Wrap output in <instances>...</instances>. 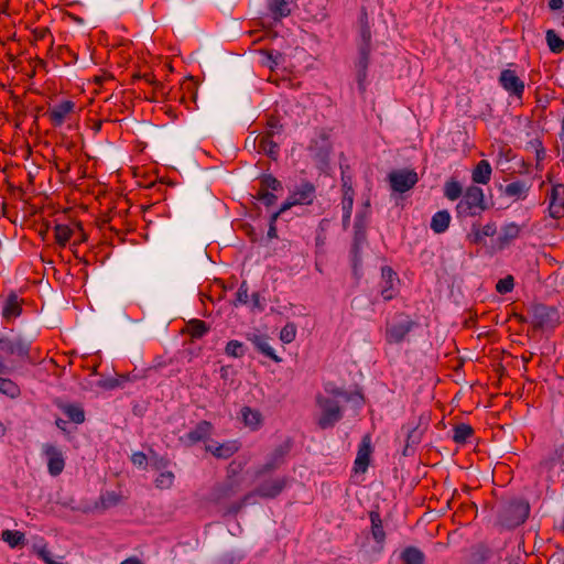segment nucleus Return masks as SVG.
<instances>
[{
    "instance_id": "f257e3e1",
    "label": "nucleus",
    "mask_w": 564,
    "mask_h": 564,
    "mask_svg": "<svg viewBox=\"0 0 564 564\" xmlns=\"http://www.w3.org/2000/svg\"><path fill=\"white\" fill-rule=\"evenodd\" d=\"M315 403L318 410L316 422L322 430L335 426L343 419V409L339 400L318 393L315 398Z\"/></svg>"
},
{
    "instance_id": "f03ea898",
    "label": "nucleus",
    "mask_w": 564,
    "mask_h": 564,
    "mask_svg": "<svg viewBox=\"0 0 564 564\" xmlns=\"http://www.w3.org/2000/svg\"><path fill=\"white\" fill-rule=\"evenodd\" d=\"M486 209L484 192L478 186H469L456 206V216L467 218L479 215Z\"/></svg>"
},
{
    "instance_id": "7ed1b4c3",
    "label": "nucleus",
    "mask_w": 564,
    "mask_h": 564,
    "mask_svg": "<svg viewBox=\"0 0 564 564\" xmlns=\"http://www.w3.org/2000/svg\"><path fill=\"white\" fill-rule=\"evenodd\" d=\"M388 178L392 189L398 193L411 189L419 181L417 173L408 169L394 170Z\"/></svg>"
},
{
    "instance_id": "20e7f679",
    "label": "nucleus",
    "mask_w": 564,
    "mask_h": 564,
    "mask_svg": "<svg viewBox=\"0 0 564 564\" xmlns=\"http://www.w3.org/2000/svg\"><path fill=\"white\" fill-rule=\"evenodd\" d=\"M42 454L47 462V470L51 476H58L65 468V457L61 448L54 444L42 445Z\"/></svg>"
},
{
    "instance_id": "39448f33",
    "label": "nucleus",
    "mask_w": 564,
    "mask_h": 564,
    "mask_svg": "<svg viewBox=\"0 0 564 564\" xmlns=\"http://www.w3.org/2000/svg\"><path fill=\"white\" fill-rule=\"evenodd\" d=\"M315 198V187L310 183L301 184L282 204L280 213L295 205H310Z\"/></svg>"
},
{
    "instance_id": "423d86ee",
    "label": "nucleus",
    "mask_w": 564,
    "mask_h": 564,
    "mask_svg": "<svg viewBox=\"0 0 564 564\" xmlns=\"http://www.w3.org/2000/svg\"><path fill=\"white\" fill-rule=\"evenodd\" d=\"M0 350L6 355L28 358L30 354V343L22 337H1Z\"/></svg>"
},
{
    "instance_id": "0eeeda50",
    "label": "nucleus",
    "mask_w": 564,
    "mask_h": 564,
    "mask_svg": "<svg viewBox=\"0 0 564 564\" xmlns=\"http://www.w3.org/2000/svg\"><path fill=\"white\" fill-rule=\"evenodd\" d=\"M288 484L285 477L270 478L261 482L254 490V494L262 498H275L282 492Z\"/></svg>"
},
{
    "instance_id": "6e6552de",
    "label": "nucleus",
    "mask_w": 564,
    "mask_h": 564,
    "mask_svg": "<svg viewBox=\"0 0 564 564\" xmlns=\"http://www.w3.org/2000/svg\"><path fill=\"white\" fill-rule=\"evenodd\" d=\"M74 109L75 102L65 100L54 106L53 108H50L47 111V117L54 127H59L65 122L69 115L74 112Z\"/></svg>"
},
{
    "instance_id": "1a4fd4ad",
    "label": "nucleus",
    "mask_w": 564,
    "mask_h": 564,
    "mask_svg": "<svg viewBox=\"0 0 564 564\" xmlns=\"http://www.w3.org/2000/svg\"><path fill=\"white\" fill-rule=\"evenodd\" d=\"M500 85L510 94L521 97L524 91L523 82L511 69H505L499 77Z\"/></svg>"
},
{
    "instance_id": "9d476101",
    "label": "nucleus",
    "mask_w": 564,
    "mask_h": 564,
    "mask_svg": "<svg viewBox=\"0 0 564 564\" xmlns=\"http://www.w3.org/2000/svg\"><path fill=\"white\" fill-rule=\"evenodd\" d=\"M413 322L404 319L400 323L391 324L387 327L386 339L389 344H399L404 340L406 335L412 329Z\"/></svg>"
},
{
    "instance_id": "9b49d317",
    "label": "nucleus",
    "mask_w": 564,
    "mask_h": 564,
    "mask_svg": "<svg viewBox=\"0 0 564 564\" xmlns=\"http://www.w3.org/2000/svg\"><path fill=\"white\" fill-rule=\"evenodd\" d=\"M551 217L560 219L564 216V185L556 184L552 187L550 194V206Z\"/></svg>"
},
{
    "instance_id": "f8f14e48",
    "label": "nucleus",
    "mask_w": 564,
    "mask_h": 564,
    "mask_svg": "<svg viewBox=\"0 0 564 564\" xmlns=\"http://www.w3.org/2000/svg\"><path fill=\"white\" fill-rule=\"evenodd\" d=\"M496 232V223H488L482 227H480L477 224H474L471 226L469 234L467 235V240L471 245H481L484 243L486 237H494Z\"/></svg>"
},
{
    "instance_id": "ddd939ff",
    "label": "nucleus",
    "mask_w": 564,
    "mask_h": 564,
    "mask_svg": "<svg viewBox=\"0 0 564 564\" xmlns=\"http://www.w3.org/2000/svg\"><path fill=\"white\" fill-rule=\"evenodd\" d=\"M371 441L370 436H364L357 453V457L355 459V471L356 473H365L369 466L370 455H371Z\"/></svg>"
},
{
    "instance_id": "4468645a",
    "label": "nucleus",
    "mask_w": 564,
    "mask_h": 564,
    "mask_svg": "<svg viewBox=\"0 0 564 564\" xmlns=\"http://www.w3.org/2000/svg\"><path fill=\"white\" fill-rule=\"evenodd\" d=\"M238 448L239 447L236 442H226L223 444L212 442L206 445V451L210 452L215 457L224 459L231 457Z\"/></svg>"
},
{
    "instance_id": "2eb2a0df",
    "label": "nucleus",
    "mask_w": 564,
    "mask_h": 564,
    "mask_svg": "<svg viewBox=\"0 0 564 564\" xmlns=\"http://www.w3.org/2000/svg\"><path fill=\"white\" fill-rule=\"evenodd\" d=\"M286 453H288L286 447H284V446L276 447L270 455L268 462L261 468H259V470L257 471V475L260 476L262 474H265V473H269V471H272V470L279 468L282 465Z\"/></svg>"
},
{
    "instance_id": "dca6fc26",
    "label": "nucleus",
    "mask_w": 564,
    "mask_h": 564,
    "mask_svg": "<svg viewBox=\"0 0 564 564\" xmlns=\"http://www.w3.org/2000/svg\"><path fill=\"white\" fill-rule=\"evenodd\" d=\"M240 491L239 482L235 479H228L223 485L218 486L214 491V499L217 502L227 500L236 496Z\"/></svg>"
},
{
    "instance_id": "f3484780",
    "label": "nucleus",
    "mask_w": 564,
    "mask_h": 564,
    "mask_svg": "<svg viewBox=\"0 0 564 564\" xmlns=\"http://www.w3.org/2000/svg\"><path fill=\"white\" fill-rule=\"evenodd\" d=\"M354 189L351 186H348L346 183L343 185V200H341V209H343V226L347 228L349 225L352 205H354Z\"/></svg>"
},
{
    "instance_id": "a211bd4d",
    "label": "nucleus",
    "mask_w": 564,
    "mask_h": 564,
    "mask_svg": "<svg viewBox=\"0 0 564 564\" xmlns=\"http://www.w3.org/2000/svg\"><path fill=\"white\" fill-rule=\"evenodd\" d=\"M272 132L259 135L257 141L258 151L275 159L279 154V145L272 140Z\"/></svg>"
},
{
    "instance_id": "6ab92c4d",
    "label": "nucleus",
    "mask_w": 564,
    "mask_h": 564,
    "mask_svg": "<svg viewBox=\"0 0 564 564\" xmlns=\"http://www.w3.org/2000/svg\"><path fill=\"white\" fill-rule=\"evenodd\" d=\"M310 151L321 161H325L330 151V143L326 135L321 134L318 139L311 142Z\"/></svg>"
},
{
    "instance_id": "aec40b11",
    "label": "nucleus",
    "mask_w": 564,
    "mask_h": 564,
    "mask_svg": "<svg viewBox=\"0 0 564 564\" xmlns=\"http://www.w3.org/2000/svg\"><path fill=\"white\" fill-rule=\"evenodd\" d=\"M491 172L492 170L489 162L481 160L473 171V182L477 184H487L490 181Z\"/></svg>"
},
{
    "instance_id": "412c9836",
    "label": "nucleus",
    "mask_w": 564,
    "mask_h": 564,
    "mask_svg": "<svg viewBox=\"0 0 564 564\" xmlns=\"http://www.w3.org/2000/svg\"><path fill=\"white\" fill-rule=\"evenodd\" d=\"M451 223V215L447 210H440L432 217L431 229L435 234H443L447 230Z\"/></svg>"
},
{
    "instance_id": "4be33fe9",
    "label": "nucleus",
    "mask_w": 564,
    "mask_h": 564,
    "mask_svg": "<svg viewBox=\"0 0 564 564\" xmlns=\"http://www.w3.org/2000/svg\"><path fill=\"white\" fill-rule=\"evenodd\" d=\"M212 424L207 421L199 422L196 427L186 434L187 440L191 443H197L205 440L212 433Z\"/></svg>"
},
{
    "instance_id": "5701e85b",
    "label": "nucleus",
    "mask_w": 564,
    "mask_h": 564,
    "mask_svg": "<svg viewBox=\"0 0 564 564\" xmlns=\"http://www.w3.org/2000/svg\"><path fill=\"white\" fill-rule=\"evenodd\" d=\"M22 312L20 301L15 294H10L2 308V316L6 319L18 317Z\"/></svg>"
},
{
    "instance_id": "b1692460",
    "label": "nucleus",
    "mask_w": 564,
    "mask_h": 564,
    "mask_svg": "<svg viewBox=\"0 0 564 564\" xmlns=\"http://www.w3.org/2000/svg\"><path fill=\"white\" fill-rule=\"evenodd\" d=\"M371 521V534L376 542L382 544L386 539V533L382 527V520L378 511H371L369 513Z\"/></svg>"
},
{
    "instance_id": "393cba45",
    "label": "nucleus",
    "mask_w": 564,
    "mask_h": 564,
    "mask_svg": "<svg viewBox=\"0 0 564 564\" xmlns=\"http://www.w3.org/2000/svg\"><path fill=\"white\" fill-rule=\"evenodd\" d=\"M382 278L386 286L381 290V295L388 301L394 297L393 282L397 280V274L391 268L386 267L382 269Z\"/></svg>"
},
{
    "instance_id": "a878e982",
    "label": "nucleus",
    "mask_w": 564,
    "mask_h": 564,
    "mask_svg": "<svg viewBox=\"0 0 564 564\" xmlns=\"http://www.w3.org/2000/svg\"><path fill=\"white\" fill-rule=\"evenodd\" d=\"M400 558L402 564H424L425 556L419 549L409 546L402 551Z\"/></svg>"
},
{
    "instance_id": "bb28decb",
    "label": "nucleus",
    "mask_w": 564,
    "mask_h": 564,
    "mask_svg": "<svg viewBox=\"0 0 564 564\" xmlns=\"http://www.w3.org/2000/svg\"><path fill=\"white\" fill-rule=\"evenodd\" d=\"M369 63L368 52L360 48V58L357 64V82L360 90H365V82L367 77V67Z\"/></svg>"
},
{
    "instance_id": "cd10ccee",
    "label": "nucleus",
    "mask_w": 564,
    "mask_h": 564,
    "mask_svg": "<svg viewBox=\"0 0 564 564\" xmlns=\"http://www.w3.org/2000/svg\"><path fill=\"white\" fill-rule=\"evenodd\" d=\"M528 191H529V186L522 181L509 183L505 187V194L507 196L513 197L516 199L525 198Z\"/></svg>"
},
{
    "instance_id": "c85d7f7f",
    "label": "nucleus",
    "mask_w": 564,
    "mask_h": 564,
    "mask_svg": "<svg viewBox=\"0 0 564 564\" xmlns=\"http://www.w3.org/2000/svg\"><path fill=\"white\" fill-rule=\"evenodd\" d=\"M252 343L256 346V348L261 351L267 357L271 358L275 362H280L281 358H279L273 348L269 345L268 340L264 337L261 336H254L252 338Z\"/></svg>"
},
{
    "instance_id": "c756f323",
    "label": "nucleus",
    "mask_w": 564,
    "mask_h": 564,
    "mask_svg": "<svg viewBox=\"0 0 564 564\" xmlns=\"http://www.w3.org/2000/svg\"><path fill=\"white\" fill-rule=\"evenodd\" d=\"M208 330V325L200 319H192L186 325V332L192 338H202Z\"/></svg>"
},
{
    "instance_id": "7c9ffc66",
    "label": "nucleus",
    "mask_w": 564,
    "mask_h": 564,
    "mask_svg": "<svg viewBox=\"0 0 564 564\" xmlns=\"http://www.w3.org/2000/svg\"><path fill=\"white\" fill-rule=\"evenodd\" d=\"M73 229L68 225L58 224L54 227V237L57 245L65 247L73 236Z\"/></svg>"
},
{
    "instance_id": "2f4dec72",
    "label": "nucleus",
    "mask_w": 564,
    "mask_h": 564,
    "mask_svg": "<svg viewBox=\"0 0 564 564\" xmlns=\"http://www.w3.org/2000/svg\"><path fill=\"white\" fill-rule=\"evenodd\" d=\"M241 416L246 426L257 429L261 423V414L257 410L245 406L241 409Z\"/></svg>"
},
{
    "instance_id": "473e14b6",
    "label": "nucleus",
    "mask_w": 564,
    "mask_h": 564,
    "mask_svg": "<svg viewBox=\"0 0 564 564\" xmlns=\"http://www.w3.org/2000/svg\"><path fill=\"white\" fill-rule=\"evenodd\" d=\"M520 231H521V229H520L519 225H517L514 223L507 224L501 229V236L499 237L500 243L502 246L509 243L511 240L519 237Z\"/></svg>"
},
{
    "instance_id": "72a5a7b5",
    "label": "nucleus",
    "mask_w": 564,
    "mask_h": 564,
    "mask_svg": "<svg viewBox=\"0 0 564 564\" xmlns=\"http://www.w3.org/2000/svg\"><path fill=\"white\" fill-rule=\"evenodd\" d=\"M66 416L76 424L85 421V412L82 406L76 404H66L62 408Z\"/></svg>"
},
{
    "instance_id": "f704fd0d",
    "label": "nucleus",
    "mask_w": 564,
    "mask_h": 564,
    "mask_svg": "<svg viewBox=\"0 0 564 564\" xmlns=\"http://www.w3.org/2000/svg\"><path fill=\"white\" fill-rule=\"evenodd\" d=\"M0 393L11 399H15L21 394V390L11 379L0 377Z\"/></svg>"
},
{
    "instance_id": "c9c22d12",
    "label": "nucleus",
    "mask_w": 564,
    "mask_h": 564,
    "mask_svg": "<svg viewBox=\"0 0 564 564\" xmlns=\"http://www.w3.org/2000/svg\"><path fill=\"white\" fill-rule=\"evenodd\" d=\"M474 430L470 425L460 423L455 426L453 440L458 444H464L473 435Z\"/></svg>"
},
{
    "instance_id": "e433bc0d",
    "label": "nucleus",
    "mask_w": 564,
    "mask_h": 564,
    "mask_svg": "<svg viewBox=\"0 0 564 564\" xmlns=\"http://www.w3.org/2000/svg\"><path fill=\"white\" fill-rule=\"evenodd\" d=\"M534 315L538 318L540 326H546L553 321V317L556 315V311L552 307L538 306Z\"/></svg>"
},
{
    "instance_id": "4c0bfd02",
    "label": "nucleus",
    "mask_w": 564,
    "mask_h": 564,
    "mask_svg": "<svg viewBox=\"0 0 564 564\" xmlns=\"http://www.w3.org/2000/svg\"><path fill=\"white\" fill-rule=\"evenodd\" d=\"M545 40L551 52L558 54L564 50V41L554 30L546 31Z\"/></svg>"
},
{
    "instance_id": "58836bf2",
    "label": "nucleus",
    "mask_w": 564,
    "mask_h": 564,
    "mask_svg": "<svg viewBox=\"0 0 564 564\" xmlns=\"http://www.w3.org/2000/svg\"><path fill=\"white\" fill-rule=\"evenodd\" d=\"M444 195L449 200L458 199L463 196L462 185L455 180L447 181L444 185Z\"/></svg>"
},
{
    "instance_id": "ea45409f",
    "label": "nucleus",
    "mask_w": 564,
    "mask_h": 564,
    "mask_svg": "<svg viewBox=\"0 0 564 564\" xmlns=\"http://www.w3.org/2000/svg\"><path fill=\"white\" fill-rule=\"evenodd\" d=\"M1 538L10 547H17L18 545L23 544L25 540L22 532L12 530L2 531Z\"/></svg>"
},
{
    "instance_id": "a19ab883",
    "label": "nucleus",
    "mask_w": 564,
    "mask_h": 564,
    "mask_svg": "<svg viewBox=\"0 0 564 564\" xmlns=\"http://www.w3.org/2000/svg\"><path fill=\"white\" fill-rule=\"evenodd\" d=\"M33 551L45 564H64L63 562L55 560L52 556L51 551L44 544L34 545Z\"/></svg>"
},
{
    "instance_id": "79ce46f5",
    "label": "nucleus",
    "mask_w": 564,
    "mask_h": 564,
    "mask_svg": "<svg viewBox=\"0 0 564 564\" xmlns=\"http://www.w3.org/2000/svg\"><path fill=\"white\" fill-rule=\"evenodd\" d=\"M174 478L172 471L161 473L155 479V486L159 489H170L174 484Z\"/></svg>"
},
{
    "instance_id": "37998d69",
    "label": "nucleus",
    "mask_w": 564,
    "mask_h": 564,
    "mask_svg": "<svg viewBox=\"0 0 564 564\" xmlns=\"http://www.w3.org/2000/svg\"><path fill=\"white\" fill-rule=\"evenodd\" d=\"M325 392L326 393L324 395L332 397L336 400H339V399H343L345 401L349 400L348 393L345 390H343L341 388L334 386L333 383L325 384Z\"/></svg>"
},
{
    "instance_id": "c03bdc74",
    "label": "nucleus",
    "mask_w": 564,
    "mask_h": 564,
    "mask_svg": "<svg viewBox=\"0 0 564 564\" xmlns=\"http://www.w3.org/2000/svg\"><path fill=\"white\" fill-rule=\"evenodd\" d=\"M270 10L276 17H286L290 13L286 0H272Z\"/></svg>"
},
{
    "instance_id": "a18cd8bd",
    "label": "nucleus",
    "mask_w": 564,
    "mask_h": 564,
    "mask_svg": "<svg viewBox=\"0 0 564 564\" xmlns=\"http://www.w3.org/2000/svg\"><path fill=\"white\" fill-rule=\"evenodd\" d=\"M296 336V326L292 323L286 324L280 332V339L290 344L295 339Z\"/></svg>"
},
{
    "instance_id": "49530a36",
    "label": "nucleus",
    "mask_w": 564,
    "mask_h": 564,
    "mask_svg": "<svg viewBox=\"0 0 564 564\" xmlns=\"http://www.w3.org/2000/svg\"><path fill=\"white\" fill-rule=\"evenodd\" d=\"M258 200L262 202L265 206H271L275 203L276 196L271 193L270 191H267V188H260L258 189L256 196Z\"/></svg>"
},
{
    "instance_id": "de8ad7c7",
    "label": "nucleus",
    "mask_w": 564,
    "mask_h": 564,
    "mask_svg": "<svg viewBox=\"0 0 564 564\" xmlns=\"http://www.w3.org/2000/svg\"><path fill=\"white\" fill-rule=\"evenodd\" d=\"M225 351L228 356L241 357L243 355V345L238 340H230Z\"/></svg>"
},
{
    "instance_id": "09e8293b",
    "label": "nucleus",
    "mask_w": 564,
    "mask_h": 564,
    "mask_svg": "<svg viewBox=\"0 0 564 564\" xmlns=\"http://www.w3.org/2000/svg\"><path fill=\"white\" fill-rule=\"evenodd\" d=\"M513 285V278L511 275H508L505 279L498 281L496 290L500 294H506L512 291Z\"/></svg>"
},
{
    "instance_id": "8fccbe9b",
    "label": "nucleus",
    "mask_w": 564,
    "mask_h": 564,
    "mask_svg": "<svg viewBox=\"0 0 564 564\" xmlns=\"http://www.w3.org/2000/svg\"><path fill=\"white\" fill-rule=\"evenodd\" d=\"M261 187L267 188V191H280L282 189L281 183L271 175H265L261 178Z\"/></svg>"
},
{
    "instance_id": "3c124183",
    "label": "nucleus",
    "mask_w": 564,
    "mask_h": 564,
    "mask_svg": "<svg viewBox=\"0 0 564 564\" xmlns=\"http://www.w3.org/2000/svg\"><path fill=\"white\" fill-rule=\"evenodd\" d=\"M282 213H280V209H279L276 213L272 214V216H271L270 227H269V230H268V238L269 239H274V238L278 237L275 221H276L278 217Z\"/></svg>"
},
{
    "instance_id": "603ef678",
    "label": "nucleus",
    "mask_w": 564,
    "mask_h": 564,
    "mask_svg": "<svg viewBox=\"0 0 564 564\" xmlns=\"http://www.w3.org/2000/svg\"><path fill=\"white\" fill-rule=\"evenodd\" d=\"M531 145L535 150V160H536V162H541L542 160H544V158H545V150L542 147L541 141L540 140H533L531 142Z\"/></svg>"
},
{
    "instance_id": "864d4df0",
    "label": "nucleus",
    "mask_w": 564,
    "mask_h": 564,
    "mask_svg": "<svg viewBox=\"0 0 564 564\" xmlns=\"http://www.w3.org/2000/svg\"><path fill=\"white\" fill-rule=\"evenodd\" d=\"M360 35L364 42V45L360 48L366 50L369 53V44L371 40V32L367 25L361 28Z\"/></svg>"
},
{
    "instance_id": "5fc2aeb1",
    "label": "nucleus",
    "mask_w": 564,
    "mask_h": 564,
    "mask_svg": "<svg viewBox=\"0 0 564 564\" xmlns=\"http://www.w3.org/2000/svg\"><path fill=\"white\" fill-rule=\"evenodd\" d=\"M420 441V433L416 427L408 429V443H417Z\"/></svg>"
},
{
    "instance_id": "6e6d98bb",
    "label": "nucleus",
    "mask_w": 564,
    "mask_h": 564,
    "mask_svg": "<svg viewBox=\"0 0 564 564\" xmlns=\"http://www.w3.org/2000/svg\"><path fill=\"white\" fill-rule=\"evenodd\" d=\"M131 459L134 465L141 466L147 462V456L143 453L138 452L132 455Z\"/></svg>"
},
{
    "instance_id": "4d7b16f0",
    "label": "nucleus",
    "mask_w": 564,
    "mask_h": 564,
    "mask_svg": "<svg viewBox=\"0 0 564 564\" xmlns=\"http://www.w3.org/2000/svg\"><path fill=\"white\" fill-rule=\"evenodd\" d=\"M267 58H268V65L270 68L273 67V65H278L279 64V59L281 58V54L280 53H276L275 55H273L272 53H269L267 54Z\"/></svg>"
},
{
    "instance_id": "13d9d810",
    "label": "nucleus",
    "mask_w": 564,
    "mask_h": 564,
    "mask_svg": "<svg viewBox=\"0 0 564 564\" xmlns=\"http://www.w3.org/2000/svg\"><path fill=\"white\" fill-rule=\"evenodd\" d=\"M268 126H269V131L268 132H272V134H274L275 132H279L280 131V123L276 119L274 118H271L268 122Z\"/></svg>"
},
{
    "instance_id": "bf43d9fd",
    "label": "nucleus",
    "mask_w": 564,
    "mask_h": 564,
    "mask_svg": "<svg viewBox=\"0 0 564 564\" xmlns=\"http://www.w3.org/2000/svg\"><path fill=\"white\" fill-rule=\"evenodd\" d=\"M563 6H564L563 0H550L549 1V8L554 11L561 10L563 8Z\"/></svg>"
},
{
    "instance_id": "052dcab7",
    "label": "nucleus",
    "mask_w": 564,
    "mask_h": 564,
    "mask_svg": "<svg viewBox=\"0 0 564 564\" xmlns=\"http://www.w3.org/2000/svg\"><path fill=\"white\" fill-rule=\"evenodd\" d=\"M98 384L106 389H113L118 386V381L110 379V380H106V381H99Z\"/></svg>"
},
{
    "instance_id": "680f3d73",
    "label": "nucleus",
    "mask_w": 564,
    "mask_h": 564,
    "mask_svg": "<svg viewBox=\"0 0 564 564\" xmlns=\"http://www.w3.org/2000/svg\"><path fill=\"white\" fill-rule=\"evenodd\" d=\"M102 501L106 506H110L116 505L118 500L115 494H107V496L102 498Z\"/></svg>"
},
{
    "instance_id": "e2e57ef3",
    "label": "nucleus",
    "mask_w": 564,
    "mask_h": 564,
    "mask_svg": "<svg viewBox=\"0 0 564 564\" xmlns=\"http://www.w3.org/2000/svg\"><path fill=\"white\" fill-rule=\"evenodd\" d=\"M47 35H50V31L47 29H39L34 32L36 40H44Z\"/></svg>"
},
{
    "instance_id": "0e129e2a",
    "label": "nucleus",
    "mask_w": 564,
    "mask_h": 564,
    "mask_svg": "<svg viewBox=\"0 0 564 564\" xmlns=\"http://www.w3.org/2000/svg\"><path fill=\"white\" fill-rule=\"evenodd\" d=\"M10 368L6 365L3 358L0 356V373H9Z\"/></svg>"
},
{
    "instance_id": "69168bd1",
    "label": "nucleus",
    "mask_w": 564,
    "mask_h": 564,
    "mask_svg": "<svg viewBox=\"0 0 564 564\" xmlns=\"http://www.w3.org/2000/svg\"><path fill=\"white\" fill-rule=\"evenodd\" d=\"M120 564H143L138 557H129L121 562Z\"/></svg>"
},
{
    "instance_id": "338daca9",
    "label": "nucleus",
    "mask_w": 564,
    "mask_h": 564,
    "mask_svg": "<svg viewBox=\"0 0 564 564\" xmlns=\"http://www.w3.org/2000/svg\"><path fill=\"white\" fill-rule=\"evenodd\" d=\"M59 53L62 56H64V53H68V55L73 58V59H76L74 53L66 46H61L59 47Z\"/></svg>"
},
{
    "instance_id": "774afa93",
    "label": "nucleus",
    "mask_w": 564,
    "mask_h": 564,
    "mask_svg": "<svg viewBox=\"0 0 564 564\" xmlns=\"http://www.w3.org/2000/svg\"><path fill=\"white\" fill-rule=\"evenodd\" d=\"M193 87H194V84L191 80L183 84L184 90L191 91L193 89Z\"/></svg>"
}]
</instances>
